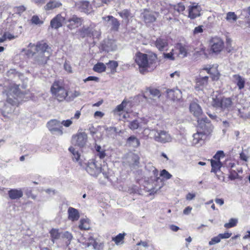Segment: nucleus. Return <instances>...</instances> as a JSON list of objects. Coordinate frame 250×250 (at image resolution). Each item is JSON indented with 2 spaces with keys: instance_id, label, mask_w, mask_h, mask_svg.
Listing matches in <instances>:
<instances>
[{
  "instance_id": "5701e85b",
  "label": "nucleus",
  "mask_w": 250,
  "mask_h": 250,
  "mask_svg": "<svg viewBox=\"0 0 250 250\" xmlns=\"http://www.w3.org/2000/svg\"><path fill=\"white\" fill-rule=\"evenodd\" d=\"M68 218L69 220L74 222L79 220L80 218V213L77 209L72 207H69L67 210Z\"/></svg>"
},
{
  "instance_id": "c85d7f7f",
  "label": "nucleus",
  "mask_w": 250,
  "mask_h": 250,
  "mask_svg": "<svg viewBox=\"0 0 250 250\" xmlns=\"http://www.w3.org/2000/svg\"><path fill=\"white\" fill-rule=\"evenodd\" d=\"M61 5V3L59 1L56 0H51L44 6V9L46 10H50L59 7Z\"/></svg>"
},
{
  "instance_id": "37998d69",
  "label": "nucleus",
  "mask_w": 250,
  "mask_h": 250,
  "mask_svg": "<svg viewBox=\"0 0 250 250\" xmlns=\"http://www.w3.org/2000/svg\"><path fill=\"white\" fill-rule=\"evenodd\" d=\"M69 150L72 153L73 156L72 158L74 161L78 162L80 159V155L77 150H76L73 147L69 148Z\"/></svg>"
},
{
  "instance_id": "423d86ee",
  "label": "nucleus",
  "mask_w": 250,
  "mask_h": 250,
  "mask_svg": "<svg viewBox=\"0 0 250 250\" xmlns=\"http://www.w3.org/2000/svg\"><path fill=\"white\" fill-rule=\"evenodd\" d=\"M46 126L50 133L54 135L61 136L63 134V127L61 121L57 119H51L46 124Z\"/></svg>"
},
{
  "instance_id": "393cba45",
  "label": "nucleus",
  "mask_w": 250,
  "mask_h": 250,
  "mask_svg": "<svg viewBox=\"0 0 250 250\" xmlns=\"http://www.w3.org/2000/svg\"><path fill=\"white\" fill-rule=\"evenodd\" d=\"M189 109L191 113L197 117H199L202 113V110L201 107L195 102H192L190 104Z\"/></svg>"
},
{
  "instance_id": "f03ea898",
  "label": "nucleus",
  "mask_w": 250,
  "mask_h": 250,
  "mask_svg": "<svg viewBox=\"0 0 250 250\" xmlns=\"http://www.w3.org/2000/svg\"><path fill=\"white\" fill-rule=\"evenodd\" d=\"M48 45L43 42H39L36 44V52H33L35 55V61L39 65H43L47 63L51 56L48 50Z\"/></svg>"
},
{
  "instance_id": "4be33fe9",
  "label": "nucleus",
  "mask_w": 250,
  "mask_h": 250,
  "mask_svg": "<svg viewBox=\"0 0 250 250\" xmlns=\"http://www.w3.org/2000/svg\"><path fill=\"white\" fill-rule=\"evenodd\" d=\"M8 195L11 199L17 200L22 197L23 194L21 188H14L9 190L8 192Z\"/></svg>"
},
{
  "instance_id": "9d476101",
  "label": "nucleus",
  "mask_w": 250,
  "mask_h": 250,
  "mask_svg": "<svg viewBox=\"0 0 250 250\" xmlns=\"http://www.w3.org/2000/svg\"><path fill=\"white\" fill-rule=\"evenodd\" d=\"M87 136L85 132H79L74 135L72 139V143L80 147L84 146L87 142Z\"/></svg>"
},
{
  "instance_id": "a18cd8bd",
  "label": "nucleus",
  "mask_w": 250,
  "mask_h": 250,
  "mask_svg": "<svg viewBox=\"0 0 250 250\" xmlns=\"http://www.w3.org/2000/svg\"><path fill=\"white\" fill-rule=\"evenodd\" d=\"M80 95V92L77 91H74L73 92H68L67 98H66L67 101H71L74 98L78 97Z\"/></svg>"
},
{
  "instance_id": "052dcab7",
  "label": "nucleus",
  "mask_w": 250,
  "mask_h": 250,
  "mask_svg": "<svg viewBox=\"0 0 250 250\" xmlns=\"http://www.w3.org/2000/svg\"><path fill=\"white\" fill-rule=\"evenodd\" d=\"M3 37H4L5 41L7 39L9 40L15 39V36L12 35L9 32H5L3 35Z\"/></svg>"
},
{
  "instance_id": "aec40b11",
  "label": "nucleus",
  "mask_w": 250,
  "mask_h": 250,
  "mask_svg": "<svg viewBox=\"0 0 250 250\" xmlns=\"http://www.w3.org/2000/svg\"><path fill=\"white\" fill-rule=\"evenodd\" d=\"M64 18L61 15L58 14L50 21V26L52 28L58 29L62 26Z\"/></svg>"
},
{
  "instance_id": "7c9ffc66",
  "label": "nucleus",
  "mask_w": 250,
  "mask_h": 250,
  "mask_svg": "<svg viewBox=\"0 0 250 250\" xmlns=\"http://www.w3.org/2000/svg\"><path fill=\"white\" fill-rule=\"evenodd\" d=\"M203 70H206L207 73L210 75L213 81H217L219 79L220 73L217 70H212L210 67L204 68Z\"/></svg>"
},
{
  "instance_id": "0eeeda50",
  "label": "nucleus",
  "mask_w": 250,
  "mask_h": 250,
  "mask_svg": "<svg viewBox=\"0 0 250 250\" xmlns=\"http://www.w3.org/2000/svg\"><path fill=\"white\" fill-rule=\"evenodd\" d=\"M152 135L154 140L156 142L166 143L171 141L172 138L169 134L165 130H158L153 129L150 133Z\"/></svg>"
},
{
  "instance_id": "a211bd4d",
  "label": "nucleus",
  "mask_w": 250,
  "mask_h": 250,
  "mask_svg": "<svg viewBox=\"0 0 250 250\" xmlns=\"http://www.w3.org/2000/svg\"><path fill=\"white\" fill-rule=\"evenodd\" d=\"M167 93L168 98L173 101H178L182 98V92L178 89H167Z\"/></svg>"
},
{
  "instance_id": "3c124183",
  "label": "nucleus",
  "mask_w": 250,
  "mask_h": 250,
  "mask_svg": "<svg viewBox=\"0 0 250 250\" xmlns=\"http://www.w3.org/2000/svg\"><path fill=\"white\" fill-rule=\"evenodd\" d=\"M31 21L32 23L35 24H42L43 23V21H41L37 16H33L32 17Z\"/></svg>"
},
{
  "instance_id": "2eb2a0df",
  "label": "nucleus",
  "mask_w": 250,
  "mask_h": 250,
  "mask_svg": "<svg viewBox=\"0 0 250 250\" xmlns=\"http://www.w3.org/2000/svg\"><path fill=\"white\" fill-rule=\"evenodd\" d=\"M212 45L211 49L213 52H220L224 47V42L219 38H214L211 40Z\"/></svg>"
},
{
  "instance_id": "2f4dec72",
  "label": "nucleus",
  "mask_w": 250,
  "mask_h": 250,
  "mask_svg": "<svg viewBox=\"0 0 250 250\" xmlns=\"http://www.w3.org/2000/svg\"><path fill=\"white\" fill-rule=\"evenodd\" d=\"M81 32L83 37L93 36V27L92 26V25H90V27H83L81 30Z\"/></svg>"
},
{
  "instance_id": "09e8293b",
  "label": "nucleus",
  "mask_w": 250,
  "mask_h": 250,
  "mask_svg": "<svg viewBox=\"0 0 250 250\" xmlns=\"http://www.w3.org/2000/svg\"><path fill=\"white\" fill-rule=\"evenodd\" d=\"M160 176L165 178L166 179L168 180L172 177V175L170 174L166 169H163L160 173Z\"/></svg>"
},
{
  "instance_id": "4c0bfd02",
  "label": "nucleus",
  "mask_w": 250,
  "mask_h": 250,
  "mask_svg": "<svg viewBox=\"0 0 250 250\" xmlns=\"http://www.w3.org/2000/svg\"><path fill=\"white\" fill-rule=\"evenodd\" d=\"M125 233H119L115 237L112 238V241H113L115 244L117 245L121 244L124 243V239L125 236Z\"/></svg>"
},
{
  "instance_id": "a878e982",
  "label": "nucleus",
  "mask_w": 250,
  "mask_h": 250,
  "mask_svg": "<svg viewBox=\"0 0 250 250\" xmlns=\"http://www.w3.org/2000/svg\"><path fill=\"white\" fill-rule=\"evenodd\" d=\"M233 81L236 84L238 88L241 90L244 88L245 84V79L238 74L232 76Z\"/></svg>"
},
{
  "instance_id": "ddd939ff",
  "label": "nucleus",
  "mask_w": 250,
  "mask_h": 250,
  "mask_svg": "<svg viewBox=\"0 0 250 250\" xmlns=\"http://www.w3.org/2000/svg\"><path fill=\"white\" fill-rule=\"evenodd\" d=\"M83 19L78 17L76 15L72 16L68 20L65 22L66 26L70 29L72 30L79 27L82 24Z\"/></svg>"
},
{
  "instance_id": "603ef678",
  "label": "nucleus",
  "mask_w": 250,
  "mask_h": 250,
  "mask_svg": "<svg viewBox=\"0 0 250 250\" xmlns=\"http://www.w3.org/2000/svg\"><path fill=\"white\" fill-rule=\"evenodd\" d=\"M139 126V124L137 120H134L130 123L129 127L130 129L134 130L137 129Z\"/></svg>"
},
{
  "instance_id": "338daca9",
  "label": "nucleus",
  "mask_w": 250,
  "mask_h": 250,
  "mask_svg": "<svg viewBox=\"0 0 250 250\" xmlns=\"http://www.w3.org/2000/svg\"><path fill=\"white\" fill-rule=\"evenodd\" d=\"M164 56L165 58H167L171 60H174V57L173 56L172 51L169 53H164Z\"/></svg>"
},
{
  "instance_id": "f704fd0d",
  "label": "nucleus",
  "mask_w": 250,
  "mask_h": 250,
  "mask_svg": "<svg viewBox=\"0 0 250 250\" xmlns=\"http://www.w3.org/2000/svg\"><path fill=\"white\" fill-rule=\"evenodd\" d=\"M79 228L81 230H88L90 229L89 221L87 219H81L80 221Z\"/></svg>"
},
{
  "instance_id": "ea45409f",
  "label": "nucleus",
  "mask_w": 250,
  "mask_h": 250,
  "mask_svg": "<svg viewBox=\"0 0 250 250\" xmlns=\"http://www.w3.org/2000/svg\"><path fill=\"white\" fill-rule=\"evenodd\" d=\"M238 223V219L236 218H231L228 223L224 224V227L227 229L232 228L236 226Z\"/></svg>"
},
{
  "instance_id": "13d9d810",
  "label": "nucleus",
  "mask_w": 250,
  "mask_h": 250,
  "mask_svg": "<svg viewBox=\"0 0 250 250\" xmlns=\"http://www.w3.org/2000/svg\"><path fill=\"white\" fill-rule=\"evenodd\" d=\"M61 123V125H63L65 127H69L72 124V121L71 120H63Z\"/></svg>"
},
{
  "instance_id": "c03bdc74",
  "label": "nucleus",
  "mask_w": 250,
  "mask_h": 250,
  "mask_svg": "<svg viewBox=\"0 0 250 250\" xmlns=\"http://www.w3.org/2000/svg\"><path fill=\"white\" fill-rule=\"evenodd\" d=\"M178 49L179 51V55L182 57L184 58L187 56V49L185 46H183L181 44H179L178 45Z\"/></svg>"
},
{
  "instance_id": "6e6d98bb",
  "label": "nucleus",
  "mask_w": 250,
  "mask_h": 250,
  "mask_svg": "<svg viewBox=\"0 0 250 250\" xmlns=\"http://www.w3.org/2000/svg\"><path fill=\"white\" fill-rule=\"evenodd\" d=\"M203 26L199 25L198 26L196 27L193 30V34L196 35L199 33H202L203 32Z\"/></svg>"
},
{
  "instance_id": "1a4fd4ad",
  "label": "nucleus",
  "mask_w": 250,
  "mask_h": 250,
  "mask_svg": "<svg viewBox=\"0 0 250 250\" xmlns=\"http://www.w3.org/2000/svg\"><path fill=\"white\" fill-rule=\"evenodd\" d=\"M197 122L198 127L202 130L201 132H203L206 136L211 133L213 126L207 117L198 119Z\"/></svg>"
},
{
  "instance_id": "f3484780",
  "label": "nucleus",
  "mask_w": 250,
  "mask_h": 250,
  "mask_svg": "<svg viewBox=\"0 0 250 250\" xmlns=\"http://www.w3.org/2000/svg\"><path fill=\"white\" fill-rule=\"evenodd\" d=\"M201 8L198 4L190 6L188 8V17L191 19H194L200 16Z\"/></svg>"
},
{
  "instance_id": "9b49d317",
  "label": "nucleus",
  "mask_w": 250,
  "mask_h": 250,
  "mask_svg": "<svg viewBox=\"0 0 250 250\" xmlns=\"http://www.w3.org/2000/svg\"><path fill=\"white\" fill-rule=\"evenodd\" d=\"M203 69L200 71V74L196 79L195 88L198 90H203L204 89H207L208 85V76H203Z\"/></svg>"
},
{
  "instance_id": "412c9836",
  "label": "nucleus",
  "mask_w": 250,
  "mask_h": 250,
  "mask_svg": "<svg viewBox=\"0 0 250 250\" xmlns=\"http://www.w3.org/2000/svg\"><path fill=\"white\" fill-rule=\"evenodd\" d=\"M206 136L203 132L198 131L193 135L192 144L194 145H202Z\"/></svg>"
},
{
  "instance_id": "69168bd1",
  "label": "nucleus",
  "mask_w": 250,
  "mask_h": 250,
  "mask_svg": "<svg viewBox=\"0 0 250 250\" xmlns=\"http://www.w3.org/2000/svg\"><path fill=\"white\" fill-rule=\"evenodd\" d=\"M83 81L85 83H86L87 81H94L98 82L99 81V78L97 77L89 76V77H87V78H86L85 79H84Z\"/></svg>"
},
{
  "instance_id": "bb28decb",
  "label": "nucleus",
  "mask_w": 250,
  "mask_h": 250,
  "mask_svg": "<svg viewBox=\"0 0 250 250\" xmlns=\"http://www.w3.org/2000/svg\"><path fill=\"white\" fill-rule=\"evenodd\" d=\"M103 48L104 50L107 52L113 51L116 49L117 46L114 41L107 40L104 41Z\"/></svg>"
},
{
  "instance_id": "c9c22d12",
  "label": "nucleus",
  "mask_w": 250,
  "mask_h": 250,
  "mask_svg": "<svg viewBox=\"0 0 250 250\" xmlns=\"http://www.w3.org/2000/svg\"><path fill=\"white\" fill-rule=\"evenodd\" d=\"M95 150L97 151V156H98L101 159H104L106 156L105 150L102 148L100 146L96 145L95 146Z\"/></svg>"
},
{
  "instance_id": "e2e57ef3",
  "label": "nucleus",
  "mask_w": 250,
  "mask_h": 250,
  "mask_svg": "<svg viewBox=\"0 0 250 250\" xmlns=\"http://www.w3.org/2000/svg\"><path fill=\"white\" fill-rule=\"evenodd\" d=\"M232 233L229 232H225L224 233H220L219 236L221 239H227L231 236Z\"/></svg>"
},
{
  "instance_id": "0e129e2a",
  "label": "nucleus",
  "mask_w": 250,
  "mask_h": 250,
  "mask_svg": "<svg viewBox=\"0 0 250 250\" xmlns=\"http://www.w3.org/2000/svg\"><path fill=\"white\" fill-rule=\"evenodd\" d=\"M64 68L68 73L72 72V67H71L70 64L68 63L67 62H65V63L64 64Z\"/></svg>"
},
{
  "instance_id": "dca6fc26",
  "label": "nucleus",
  "mask_w": 250,
  "mask_h": 250,
  "mask_svg": "<svg viewBox=\"0 0 250 250\" xmlns=\"http://www.w3.org/2000/svg\"><path fill=\"white\" fill-rule=\"evenodd\" d=\"M83 244L86 247L92 246L93 248L96 250H102L104 247L103 243L97 242L92 237L89 238L87 241L83 242Z\"/></svg>"
},
{
  "instance_id": "6ab92c4d",
  "label": "nucleus",
  "mask_w": 250,
  "mask_h": 250,
  "mask_svg": "<svg viewBox=\"0 0 250 250\" xmlns=\"http://www.w3.org/2000/svg\"><path fill=\"white\" fill-rule=\"evenodd\" d=\"M75 6L81 11L85 13H90L91 6L88 1H79L76 3Z\"/></svg>"
},
{
  "instance_id": "f257e3e1",
  "label": "nucleus",
  "mask_w": 250,
  "mask_h": 250,
  "mask_svg": "<svg viewBox=\"0 0 250 250\" xmlns=\"http://www.w3.org/2000/svg\"><path fill=\"white\" fill-rule=\"evenodd\" d=\"M157 57L155 54H144L141 52L135 55V61L139 66V71L142 74L153 71L157 66Z\"/></svg>"
},
{
  "instance_id": "4d7b16f0",
  "label": "nucleus",
  "mask_w": 250,
  "mask_h": 250,
  "mask_svg": "<svg viewBox=\"0 0 250 250\" xmlns=\"http://www.w3.org/2000/svg\"><path fill=\"white\" fill-rule=\"evenodd\" d=\"M62 237L70 241L72 239L73 236L71 233L66 231L62 234Z\"/></svg>"
},
{
  "instance_id": "bf43d9fd",
  "label": "nucleus",
  "mask_w": 250,
  "mask_h": 250,
  "mask_svg": "<svg viewBox=\"0 0 250 250\" xmlns=\"http://www.w3.org/2000/svg\"><path fill=\"white\" fill-rule=\"evenodd\" d=\"M149 92L150 94L153 96H157L159 97L160 96L159 90L156 89H150Z\"/></svg>"
},
{
  "instance_id": "f8f14e48",
  "label": "nucleus",
  "mask_w": 250,
  "mask_h": 250,
  "mask_svg": "<svg viewBox=\"0 0 250 250\" xmlns=\"http://www.w3.org/2000/svg\"><path fill=\"white\" fill-rule=\"evenodd\" d=\"M158 15V13L150 12L146 9H145L141 14V17L146 24L155 21Z\"/></svg>"
},
{
  "instance_id": "7ed1b4c3",
  "label": "nucleus",
  "mask_w": 250,
  "mask_h": 250,
  "mask_svg": "<svg viewBox=\"0 0 250 250\" xmlns=\"http://www.w3.org/2000/svg\"><path fill=\"white\" fill-rule=\"evenodd\" d=\"M10 92L6 94L7 103L1 102L3 104V108L2 109L3 112L6 113H11L13 111L12 105H18L21 101L22 94L16 89L10 90Z\"/></svg>"
},
{
  "instance_id": "49530a36",
  "label": "nucleus",
  "mask_w": 250,
  "mask_h": 250,
  "mask_svg": "<svg viewBox=\"0 0 250 250\" xmlns=\"http://www.w3.org/2000/svg\"><path fill=\"white\" fill-rule=\"evenodd\" d=\"M229 178L231 180H234L236 179L239 178V176L238 173L235 170H231L229 171Z\"/></svg>"
},
{
  "instance_id": "b1692460",
  "label": "nucleus",
  "mask_w": 250,
  "mask_h": 250,
  "mask_svg": "<svg viewBox=\"0 0 250 250\" xmlns=\"http://www.w3.org/2000/svg\"><path fill=\"white\" fill-rule=\"evenodd\" d=\"M155 45L159 50L164 51L168 46V42L166 39L158 38L155 42Z\"/></svg>"
},
{
  "instance_id": "6e6552de",
  "label": "nucleus",
  "mask_w": 250,
  "mask_h": 250,
  "mask_svg": "<svg viewBox=\"0 0 250 250\" xmlns=\"http://www.w3.org/2000/svg\"><path fill=\"white\" fill-rule=\"evenodd\" d=\"M232 101L230 98L223 97L222 98H213L212 105L216 108H221L223 110L229 109L231 107L232 104Z\"/></svg>"
},
{
  "instance_id": "c756f323",
  "label": "nucleus",
  "mask_w": 250,
  "mask_h": 250,
  "mask_svg": "<svg viewBox=\"0 0 250 250\" xmlns=\"http://www.w3.org/2000/svg\"><path fill=\"white\" fill-rule=\"evenodd\" d=\"M129 103L125 100H123L122 103L118 105L114 110V112L117 113L119 116L121 117L122 112L125 111V109L126 106L127 104Z\"/></svg>"
},
{
  "instance_id": "39448f33",
  "label": "nucleus",
  "mask_w": 250,
  "mask_h": 250,
  "mask_svg": "<svg viewBox=\"0 0 250 250\" xmlns=\"http://www.w3.org/2000/svg\"><path fill=\"white\" fill-rule=\"evenodd\" d=\"M86 165L85 170L92 176L97 177L102 172L101 164L95 159L89 160Z\"/></svg>"
},
{
  "instance_id": "473e14b6",
  "label": "nucleus",
  "mask_w": 250,
  "mask_h": 250,
  "mask_svg": "<svg viewBox=\"0 0 250 250\" xmlns=\"http://www.w3.org/2000/svg\"><path fill=\"white\" fill-rule=\"evenodd\" d=\"M127 144L131 146L136 147L140 145L139 140L135 137L132 136L129 137L127 140Z\"/></svg>"
},
{
  "instance_id": "a19ab883",
  "label": "nucleus",
  "mask_w": 250,
  "mask_h": 250,
  "mask_svg": "<svg viewBox=\"0 0 250 250\" xmlns=\"http://www.w3.org/2000/svg\"><path fill=\"white\" fill-rule=\"evenodd\" d=\"M146 168L148 170L151 171L153 175L156 178L158 177L159 174L158 170L153 167L151 164H148L146 166Z\"/></svg>"
},
{
  "instance_id": "de8ad7c7",
  "label": "nucleus",
  "mask_w": 250,
  "mask_h": 250,
  "mask_svg": "<svg viewBox=\"0 0 250 250\" xmlns=\"http://www.w3.org/2000/svg\"><path fill=\"white\" fill-rule=\"evenodd\" d=\"M221 241V238L219 236V234H218L217 236H215L213 238H212L210 240V241L208 242V244L210 246L215 245L216 244H217L219 243Z\"/></svg>"
},
{
  "instance_id": "5fc2aeb1",
  "label": "nucleus",
  "mask_w": 250,
  "mask_h": 250,
  "mask_svg": "<svg viewBox=\"0 0 250 250\" xmlns=\"http://www.w3.org/2000/svg\"><path fill=\"white\" fill-rule=\"evenodd\" d=\"M225 156V154L223 151L219 150L217 152V153L215 154L213 158L218 161H220V159L221 158H223Z\"/></svg>"
},
{
  "instance_id": "58836bf2",
  "label": "nucleus",
  "mask_w": 250,
  "mask_h": 250,
  "mask_svg": "<svg viewBox=\"0 0 250 250\" xmlns=\"http://www.w3.org/2000/svg\"><path fill=\"white\" fill-rule=\"evenodd\" d=\"M52 241L53 243H54L55 240L58 239L60 237V233L59 232V230L56 229H52L50 231Z\"/></svg>"
},
{
  "instance_id": "72a5a7b5",
  "label": "nucleus",
  "mask_w": 250,
  "mask_h": 250,
  "mask_svg": "<svg viewBox=\"0 0 250 250\" xmlns=\"http://www.w3.org/2000/svg\"><path fill=\"white\" fill-rule=\"evenodd\" d=\"M106 68V65L102 62H98L94 66L93 70L95 72L102 73L105 71Z\"/></svg>"
},
{
  "instance_id": "e433bc0d",
  "label": "nucleus",
  "mask_w": 250,
  "mask_h": 250,
  "mask_svg": "<svg viewBox=\"0 0 250 250\" xmlns=\"http://www.w3.org/2000/svg\"><path fill=\"white\" fill-rule=\"evenodd\" d=\"M107 65V68L110 69L112 73L116 72V68L118 66L117 62L115 61H110L106 63Z\"/></svg>"
},
{
  "instance_id": "cd10ccee",
  "label": "nucleus",
  "mask_w": 250,
  "mask_h": 250,
  "mask_svg": "<svg viewBox=\"0 0 250 250\" xmlns=\"http://www.w3.org/2000/svg\"><path fill=\"white\" fill-rule=\"evenodd\" d=\"M224 18L228 22L231 24L234 23L238 19V16L234 12H227Z\"/></svg>"
},
{
  "instance_id": "4468645a",
  "label": "nucleus",
  "mask_w": 250,
  "mask_h": 250,
  "mask_svg": "<svg viewBox=\"0 0 250 250\" xmlns=\"http://www.w3.org/2000/svg\"><path fill=\"white\" fill-rule=\"evenodd\" d=\"M102 19L111 26V30L117 31L118 30L120 23L119 21L112 16L102 17Z\"/></svg>"
},
{
  "instance_id": "774afa93",
  "label": "nucleus",
  "mask_w": 250,
  "mask_h": 250,
  "mask_svg": "<svg viewBox=\"0 0 250 250\" xmlns=\"http://www.w3.org/2000/svg\"><path fill=\"white\" fill-rule=\"evenodd\" d=\"M131 158L134 161L135 165H137L139 163V158L137 155L133 154L131 155Z\"/></svg>"
},
{
  "instance_id": "20e7f679",
  "label": "nucleus",
  "mask_w": 250,
  "mask_h": 250,
  "mask_svg": "<svg viewBox=\"0 0 250 250\" xmlns=\"http://www.w3.org/2000/svg\"><path fill=\"white\" fill-rule=\"evenodd\" d=\"M51 91L53 96L58 101H63L67 98L68 92L64 88L62 83L55 82L51 88Z\"/></svg>"
},
{
  "instance_id": "8fccbe9b",
  "label": "nucleus",
  "mask_w": 250,
  "mask_h": 250,
  "mask_svg": "<svg viewBox=\"0 0 250 250\" xmlns=\"http://www.w3.org/2000/svg\"><path fill=\"white\" fill-rule=\"evenodd\" d=\"M174 9L180 13L185 10V7L182 3H179L177 5H174Z\"/></svg>"
},
{
  "instance_id": "864d4df0",
  "label": "nucleus",
  "mask_w": 250,
  "mask_h": 250,
  "mask_svg": "<svg viewBox=\"0 0 250 250\" xmlns=\"http://www.w3.org/2000/svg\"><path fill=\"white\" fill-rule=\"evenodd\" d=\"M211 167H216L220 169L222 166V163L220 161L218 160H211Z\"/></svg>"
},
{
  "instance_id": "680f3d73",
  "label": "nucleus",
  "mask_w": 250,
  "mask_h": 250,
  "mask_svg": "<svg viewBox=\"0 0 250 250\" xmlns=\"http://www.w3.org/2000/svg\"><path fill=\"white\" fill-rule=\"evenodd\" d=\"M26 10V8L23 6H21L15 8V11L19 14H21Z\"/></svg>"
},
{
  "instance_id": "79ce46f5",
  "label": "nucleus",
  "mask_w": 250,
  "mask_h": 250,
  "mask_svg": "<svg viewBox=\"0 0 250 250\" xmlns=\"http://www.w3.org/2000/svg\"><path fill=\"white\" fill-rule=\"evenodd\" d=\"M118 14L122 18L127 21H128V18L131 17V13L127 9H124L122 11L118 12Z\"/></svg>"
}]
</instances>
